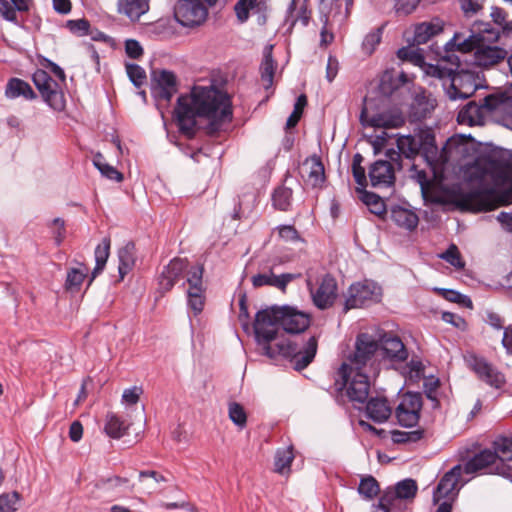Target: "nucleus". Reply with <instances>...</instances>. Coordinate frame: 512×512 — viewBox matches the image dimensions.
<instances>
[{"instance_id":"1","label":"nucleus","mask_w":512,"mask_h":512,"mask_svg":"<svg viewBox=\"0 0 512 512\" xmlns=\"http://www.w3.org/2000/svg\"><path fill=\"white\" fill-rule=\"evenodd\" d=\"M310 323V315L296 307L272 306L256 313L253 329L255 339L266 356H282L293 364L296 371H302L316 356L318 336H310L302 347L293 341H282L274 346L271 342L277 338L280 328L288 334H301L308 329Z\"/></svg>"},{"instance_id":"2","label":"nucleus","mask_w":512,"mask_h":512,"mask_svg":"<svg viewBox=\"0 0 512 512\" xmlns=\"http://www.w3.org/2000/svg\"><path fill=\"white\" fill-rule=\"evenodd\" d=\"M467 191L458 193V203L474 211H491L512 204V152L493 151L476 159L464 172Z\"/></svg>"},{"instance_id":"3","label":"nucleus","mask_w":512,"mask_h":512,"mask_svg":"<svg viewBox=\"0 0 512 512\" xmlns=\"http://www.w3.org/2000/svg\"><path fill=\"white\" fill-rule=\"evenodd\" d=\"M174 116L179 131L189 139L196 135L197 117L209 120L207 129L213 134L232 121L231 98L213 86H194L189 94L178 97Z\"/></svg>"},{"instance_id":"4","label":"nucleus","mask_w":512,"mask_h":512,"mask_svg":"<svg viewBox=\"0 0 512 512\" xmlns=\"http://www.w3.org/2000/svg\"><path fill=\"white\" fill-rule=\"evenodd\" d=\"M499 36V31L490 23H474L468 38L461 41L460 34L456 33L446 46H456L457 50L464 53L474 51L475 63L481 67H489L507 56L505 49L491 45L499 39Z\"/></svg>"},{"instance_id":"5","label":"nucleus","mask_w":512,"mask_h":512,"mask_svg":"<svg viewBox=\"0 0 512 512\" xmlns=\"http://www.w3.org/2000/svg\"><path fill=\"white\" fill-rule=\"evenodd\" d=\"M378 351V341L372 335L368 333L358 334L355 341V350L348 356V362H343L338 368L342 377H347L349 371L366 372L376 376L382 363L381 360L378 361Z\"/></svg>"},{"instance_id":"6","label":"nucleus","mask_w":512,"mask_h":512,"mask_svg":"<svg viewBox=\"0 0 512 512\" xmlns=\"http://www.w3.org/2000/svg\"><path fill=\"white\" fill-rule=\"evenodd\" d=\"M203 265L189 267L187 259L173 258L163 267L158 277V291L163 295L169 292L174 285L186 274L189 285L187 291H205L203 286Z\"/></svg>"},{"instance_id":"7","label":"nucleus","mask_w":512,"mask_h":512,"mask_svg":"<svg viewBox=\"0 0 512 512\" xmlns=\"http://www.w3.org/2000/svg\"><path fill=\"white\" fill-rule=\"evenodd\" d=\"M372 374L360 371H349L348 376L343 378L340 369L336 372L335 389L338 392L346 391V396L353 403L364 404L369 398Z\"/></svg>"},{"instance_id":"8","label":"nucleus","mask_w":512,"mask_h":512,"mask_svg":"<svg viewBox=\"0 0 512 512\" xmlns=\"http://www.w3.org/2000/svg\"><path fill=\"white\" fill-rule=\"evenodd\" d=\"M32 81L43 100L54 110L63 111L66 106L64 92L60 84L48 72L37 69L32 75Z\"/></svg>"},{"instance_id":"9","label":"nucleus","mask_w":512,"mask_h":512,"mask_svg":"<svg viewBox=\"0 0 512 512\" xmlns=\"http://www.w3.org/2000/svg\"><path fill=\"white\" fill-rule=\"evenodd\" d=\"M306 286L311 295L313 304L320 310H326L332 307L338 296L337 280L330 273L323 275L318 285H313L311 277L308 275Z\"/></svg>"},{"instance_id":"10","label":"nucleus","mask_w":512,"mask_h":512,"mask_svg":"<svg viewBox=\"0 0 512 512\" xmlns=\"http://www.w3.org/2000/svg\"><path fill=\"white\" fill-rule=\"evenodd\" d=\"M380 299L381 288L375 282L364 280L353 283L348 289L344 310L366 307L379 302Z\"/></svg>"},{"instance_id":"11","label":"nucleus","mask_w":512,"mask_h":512,"mask_svg":"<svg viewBox=\"0 0 512 512\" xmlns=\"http://www.w3.org/2000/svg\"><path fill=\"white\" fill-rule=\"evenodd\" d=\"M377 341L381 352V362L383 365H387V368H394L396 364L407 361L409 352L399 336L385 332Z\"/></svg>"},{"instance_id":"12","label":"nucleus","mask_w":512,"mask_h":512,"mask_svg":"<svg viewBox=\"0 0 512 512\" xmlns=\"http://www.w3.org/2000/svg\"><path fill=\"white\" fill-rule=\"evenodd\" d=\"M174 17L181 26L193 28L206 21L208 9L200 0H178Z\"/></svg>"},{"instance_id":"13","label":"nucleus","mask_w":512,"mask_h":512,"mask_svg":"<svg viewBox=\"0 0 512 512\" xmlns=\"http://www.w3.org/2000/svg\"><path fill=\"white\" fill-rule=\"evenodd\" d=\"M423 400L418 392H406L395 410V416L402 427H414L420 419Z\"/></svg>"},{"instance_id":"14","label":"nucleus","mask_w":512,"mask_h":512,"mask_svg":"<svg viewBox=\"0 0 512 512\" xmlns=\"http://www.w3.org/2000/svg\"><path fill=\"white\" fill-rule=\"evenodd\" d=\"M468 365L477 377L492 388L501 389L506 384L505 375L485 358L471 355Z\"/></svg>"},{"instance_id":"15","label":"nucleus","mask_w":512,"mask_h":512,"mask_svg":"<svg viewBox=\"0 0 512 512\" xmlns=\"http://www.w3.org/2000/svg\"><path fill=\"white\" fill-rule=\"evenodd\" d=\"M152 95L157 100L169 103L178 91L177 76L169 70L153 71Z\"/></svg>"},{"instance_id":"16","label":"nucleus","mask_w":512,"mask_h":512,"mask_svg":"<svg viewBox=\"0 0 512 512\" xmlns=\"http://www.w3.org/2000/svg\"><path fill=\"white\" fill-rule=\"evenodd\" d=\"M418 149L419 155L430 167H435L447 160L444 148L439 150L435 135L430 129H422L419 131Z\"/></svg>"},{"instance_id":"17","label":"nucleus","mask_w":512,"mask_h":512,"mask_svg":"<svg viewBox=\"0 0 512 512\" xmlns=\"http://www.w3.org/2000/svg\"><path fill=\"white\" fill-rule=\"evenodd\" d=\"M462 466L456 465L446 472L437 484L433 492V501L438 503L441 499L454 501L459 492L457 485L461 479Z\"/></svg>"},{"instance_id":"18","label":"nucleus","mask_w":512,"mask_h":512,"mask_svg":"<svg viewBox=\"0 0 512 512\" xmlns=\"http://www.w3.org/2000/svg\"><path fill=\"white\" fill-rule=\"evenodd\" d=\"M300 176L307 184L313 188H322L325 181V168L321 157L313 154L307 157L300 166Z\"/></svg>"},{"instance_id":"19","label":"nucleus","mask_w":512,"mask_h":512,"mask_svg":"<svg viewBox=\"0 0 512 512\" xmlns=\"http://www.w3.org/2000/svg\"><path fill=\"white\" fill-rule=\"evenodd\" d=\"M369 179L374 188H390L395 184L394 165L389 161L377 160L369 168Z\"/></svg>"},{"instance_id":"20","label":"nucleus","mask_w":512,"mask_h":512,"mask_svg":"<svg viewBox=\"0 0 512 512\" xmlns=\"http://www.w3.org/2000/svg\"><path fill=\"white\" fill-rule=\"evenodd\" d=\"M301 276V273H282L276 275L273 273L272 269H269L268 272L253 275L251 277V283L254 288L270 286L285 292L288 284Z\"/></svg>"},{"instance_id":"21","label":"nucleus","mask_w":512,"mask_h":512,"mask_svg":"<svg viewBox=\"0 0 512 512\" xmlns=\"http://www.w3.org/2000/svg\"><path fill=\"white\" fill-rule=\"evenodd\" d=\"M476 85L471 74L458 73L452 77V82L446 88V94L451 100L467 99L475 92Z\"/></svg>"},{"instance_id":"22","label":"nucleus","mask_w":512,"mask_h":512,"mask_svg":"<svg viewBox=\"0 0 512 512\" xmlns=\"http://www.w3.org/2000/svg\"><path fill=\"white\" fill-rule=\"evenodd\" d=\"M417 489L416 481L409 478L398 482L394 489L388 488L382 494L388 496L389 501L398 509L404 499L415 497Z\"/></svg>"},{"instance_id":"23","label":"nucleus","mask_w":512,"mask_h":512,"mask_svg":"<svg viewBox=\"0 0 512 512\" xmlns=\"http://www.w3.org/2000/svg\"><path fill=\"white\" fill-rule=\"evenodd\" d=\"M366 416L376 423L387 421L392 413L389 402L384 397H371L367 399Z\"/></svg>"},{"instance_id":"24","label":"nucleus","mask_w":512,"mask_h":512,"mask_svg":"<svg viewBox=\"0 0 512 512\" xmlns=\"http://www.w3.org/2000/svg\"><path fill=\"white\" fill-rule=\"evenodd\" d=\"M150 9V0H118L117 12L136 22Z\"/></svg>"},{"instance_id":"25","label":"nucleus","mask_w":512,"mask_h":512,"mask_svg":"<svg viewBox=\"0 0 512 512\" xmlns=\"http://www.w3.org/2000/svg\"><path fill=\"white\" fill-rule=\"evenodd\" d=\"M32 5L33 0H0V16L6 21L20 25L17 12H28Z\"/></svg>"},{"instance_id":"26","label":"nucleus","mask_w":512,"mask_h":512,"mask_svg":"<svg viewBox=\"0 0 512 512\" xmlns=\"http://www.w3.org/2000/svg\"><path fill=\"white\" fill-rule=\"evenodd\" d=\"M497 461V453L491 449L481 450L470 458L462 468L466 474H473L489 468Z\"/></svg>"},{"instance_id":"27","label":"nucleus","mask_w":512,"mask_h":512,"mask_svg":"<svg viewBox=\"0 0 512 512\" xmlns=\"http://www.w3.org/2000/svg\"><path fill=\"white\" fill-rule=\"evenodd\" d=\"M390 217L398 227L408 231L416 229L419 222V218L415 212L398 205L391 208Z\"/></svg>"},{"instance_id":"28","label":"nucleus","mask_w":512,"mask_h":512,"mask_svg":"<svg viewBox=\"0 0 512 512\" xmlns=\"http://www.w3.org/2000/svg\"><path fill=\"white\" fill-rule=\"evenodd\" d=\"M485 118V111L481 102H468L458 113L457 119L459 123H467L469 125L482 124Z\"/></svg>"},{"instance_id":"29","label":"nucleus","mask_w":512,"mask_h":512,"mask_svg":"<svg viewBox=\"0 0 512 512\" xmlns=\"http://www.w3.org/2000/svg\"><path fill=\"white\" fill-rule=\"evenodd\" d=\"M96 488L103 492H111L114 496L119 497L130 488V482L127 478L115 475L98 479Z\"/></svg>"},{"instance_id":"30","label":"nucleus","mask_w":512,"mask_h":512,"mask_svg":"<svg viewBox=\"0 0 512 512\" xmlns=\"http://www.w3.org/2000/svg\"><path fill=\"white\" fill-rule=\"evenodd\" d=\"M5 95L7 98L10 99H15L20 96L24 97L27 100H32L36 98V94L33 91L30 84L16 77L9 79L6 85Z\"/></svg>"},{"instance_id":"31","label":"nucleus","mask_w":512,"mask_h":512,"mask_svg":"<svg viewBox=\"0 0 512 512\" xmlns=\"http://www.w3.org/2000/svg\"><path fill=\"white\" fill-rule=\"evenodd\" d=\"M129 426L124 418L113 412H108L105 417L104 431L111 438L120 439L127 433Z\"/></svg>"},{"instance_id":"32","label":"nucleus","mask_w":512,"mask_h":512,"mask_svg":"<svg viewBox=\"0 0 512 512\" xmlns=\"http://www.w3.org/2000/svg\"><path fill=\"white\" fill-rule=\"evenodd\" d=\"M433 109L434 105L425 95L417 94L410 105L409 118L412 122L422 121Z\"/></svg>"},{"instance_id":"33","label":"nucleus","mask_w":512,"mask_h":512,"mask_svg":"<svg viewBox=\"0 0 512 512\" xmlns=\"http://www.w3.org/2000/svg\"><path fill=\"white\" fill-rule=\"evenodd\" d=\"M110 246L111 240L108 237L103 238L102 242L96 246L94 251L96 264L91 273L89 284L104 270L110 254Z\"/></svg>"},{"instance_id":"34","label":"nucleus","mask_w":512,"mask_h":512,"mask_svg":"<svg viewBox=\"0 0 512 512\" xmlns=\"http://www.w3.org/2000/svg\"><path fill=\"white\" fill-rule=\"evenodd\" d=\"M293 189L284 184L274 189L272 193V205L276 210L287 212L291 209Z\"/></svg>"},{"instance_id":"35","label":"nucleus","mask_w":512,"mask_h":512,"mask_svg":"<svg viewBox=\"0 0 512 512\" xmlns=\"http://www.w3.org/2000/svg\"><path fill=\"white\" fill-rule=\"evenodd\" d=\"M119 258V275L124 279L125 275L133 268L135 264V245L133 242H128L124 247L118 251Z\"/></svg>"},{"instance_id":"36","label":"nucleus","mask_w":512,"mask_h":512,"mask_svg":"<svg viewBox=\"0 0 512 512\" xmlns=\"http://www.w3.org/2000/svg\"><path fill=\"white\" fill-rule=\"evenodd\" d=\"M442 32V26L438 23L424 22L415 27L414 43L417 45L427 43L431 37L438 35Z\"/></svg>"},{"instance_id":"37","label":"nucleus","mask_w":512,"mask_h":512,"mask_svg":"<svg viewBox=\"0 0 512 512\" xmlns=\"http://www.w3.org/2000/svg\"><path fill=\"white\" fill-rule=\"evenodd\" d=\"M357 491L362 499L371 501L380 493L378 481L372 475H364L361 477Z\"/></svg>"},{"instance_id":"38","label":"nucleus","mask_w":512,"mask_h":512,"mask_svg":"<svg viewBox=\"0 0 512 512\" xmlns=\"http://www.w3.org/2000/svg\"><path fill=\"white\" fill-rule=\"evenodd\" d=\"M88 268L83 263H79L78 268H71L67 271L65 288L68 291H79L83 281L87 277Z\"/></svg>"},{"instance_id":"39","label":"nucleus","mask_w":512,"mask_h":512,"mask_svg":"<svg viewBox=\"0 0 512 512\" xmlns=\"http://www.w3.org/2000/svg\"><path fill=\"white\" fill-rule=\"evenodd\" d=\"M294 459L293 446L279 448L276 450L274 457L275 472L285 474L290 472V466Z\"/></svg>"},{"instance_id":"40","label":"nucleus","mask_w":512,"mask_h":512,"mask_svg":"<svg viewBox=\"0 0 512 512\" xmlns=\"http://www.w3.org/2000/svg\"><path fill=\"white\" fill-rule=\"evenodd\" d=\"M419 132L415 135H404L397 139V148L403 156L413 159L419 155Z\"/></svg>"},{"instance_id":"41","label":"nucleus","mask_w":512,"mask_h":512,"mask_svg":"<svg viewBox=\"0 0 512 512\" xmlns=\"http://www.w3.org/2000/svg\"><path fill=\"white\" fill-rule=\"evenodd\" d=\"M264 1L259 0H238L234 6L236 17L240 23H245L250 17V11H260Z\"/></svg>"},{"instance_id":"42","label":"nucleus","mask_w":512,"mask_h":512,"mask_svg":"<svg viewBox=\"0 0 512 512\" xmlns=\"http://www.w3.org/2000/svg\"><path fill=\"white\" fill-rule=\"evenodd\" d=\"M384 28L385 24L373 29L365 35L361 44L363 54L371 56L375 52L376 48L381 43Z\"/></svg>"},{"instance_id":"43","label":"nucleus","mask_w":512,"mask_h":512,"mask_svg":"<svg viewBox=\"0 0 512 512\" xmlns=\"http://www.w3.org/2000/svg\"><path fill=\"white\" fill-rule=\"evenodd\" d=\"M362 201L367 205L371 213L379 217H383L387 212L383 199L373 192L365 191L362 196Z\"/></svg>"},{"instance_id":"44","label":"nucleus","mask_w":512,"mask_h":512,"mask_svg":"<svg viewBox=\"0 0 512 512\" xmlns=\"http://www.w3.org/2000/svg\"><path fill=\"white\" fill-rule=\"evenodd\" d=\"M424 435V429H416L413 431L393 430L391 432L392 441L396 444L416 443L422 440Z\"/></svg>"},{"instance_id":"45","label":"nucleus","mask_w":512,"mask_h":512,"mask_svg":"<svg viewBox=\"0 0 512 512\" xmlns=\"http://www.w3.org/2000/svg\"><path fill=\"white\" fill-rule=\"evenodd\" d=\"M275 69L276 66L272 56L266 55L260 66L261 80L266 90L270 89L273 85Z\"/></svg>"},{"instance_id":"46","label":"nucleus","mask_w":512,"mask_h":512,"mask_svg":"<svg viewBox=\"0 0 512 512\" xmlns=\"http://www.w3.org/2000/svg\"><path fill=\"white\" fill-rule=\"evenodd\" d=\"M147 478L153 479V481L158 484L161 482H166V477L158 471L155 470H144L139 472V482L142 485L143 492L147 494H152L157 491V488L151 486L147 483Z\"/></svg>"},{"instance_id":"47","label":"nucleus","mask_w":512,"mask_h":512,"mask_svg":"<svg viewBox=\"0 0 512 512\" xmlns=\"http://www.w3.org/2000/svg\"><path fill=\"white\" fill-rule=\"evenodd\" d=\"M493 452L497 453V460H512V438L500 437L493 442Z\"/></svg>"},{"instance_id":"48","label":"nucleus","mask_w":512,"mask_h":512,"mask_svg":"<svg viewBox=\"0 0 512 512\" xmlns=\"http://www.w3.org/2000/svg\"><path fill=\"white\" fill-rule=\"evenodd\" d=\"M229 419L240 429H244L247 425V413L244 407L237 403L231 402L228 406Z\"/></svg>"},{"instance_id":"49","label":"nucleus","mask_w":512,"mask_h":512,"mask_svg":"<svg viewBox=\"0 0 512 512\" xmlns=\"http://www.w3.org/2000/svg\"><path fill=\"white\" fill-rule=\"evenodd\" d=\"M255 195L254 193H246L239 197L238 203L234 208V219H240L245 214H248L254 208Z\"/></svg>"},{"instance_id":"50","label":"nucleus","mask_w":512,"mask_h":512,"mask_svg":"<svg viewBox=\"0 0 512 512\" xmlns=\"http://www.w3.org/2000/svg\"><path fill=\"white\" fill-rule=\"evenodd\" d=\"M406 75L401 73L399 79L394 80L391 75L385 74L382 76L379 83V91L384 96H391L399 87L400 81H405Z\"/></svg>"},{"instance_id":"51","label":"nucleus","mask_w":512,"mask_h":512,"mask_svg":"<svg viewBox=\"0 0 512 512\" xmlns=\"http://www.w3.org/2000/svg\"><path fill=\"white\" fill-rule=\"evenodd\" d=\"M363 161H364V158L360 153H356L353 156L352 173H353L355 182L361 187H366L367 186V177H366L365 168L362 166Z\"/></svg>"},{"instance_id":"52","label":"nucleus","mask_w":512,"mask_h":512,"mask_svg":"<svg viewBox=\"0 0 512 512\" xmlns=\"http://www.w3.org/2000/svg\"><path fill=\"white\" fill-rule=\"evenodd\" d=\"M435 291L440 294L445 300L463 304L467 307H472V301L466 295L461 294L460 292L453 289H445V288H436Z\"/></svg>"},{"instance_id":"53","label":"nucleus","mask_w":512,"mask_h":512,"mask_svg":"<svg viewBox=\"0 0 512 512\" xmlns=\"http://www.w3.org/2000/svg\"><path fill=\"white\" fill-rule=\"evenodd\" d=\"M480 102L485 112H493L508 102L512 103V98H504L503 95L497 96L495 94H489L480 99Z\"/></svg>"},{"instance_id":"54","label":"nucleus","mask_w":512,"mask_h":512,"mask_svg":"<svg viewBox=\"0 0 512 512\" xmlns=\"http://www.w3.org/2000/svg\"><path fill=\"white\" fill-rule=\"evenodd\" d=\"M126 72L134 86L140 88L145 84L147 76L145 70L138 64H126Z\"/></svg>"},{"instance_id":"55","label":"nucleus","mask_w":512,"mask_h":512,"mask_svg":"<svg viewBox=\"0 0 512 512\" xmlns=\"http://www.w3.org/2000/svg\"><path fill=\"white\" fill-rule=\"evenodd\" d=\"M306 105H307V97H306V95L301 94L297 98V100L294 104L293 112L291 113V115L288 117V119L286 121V129L294 128L298 124V122L302 116L303 109Z\"/></svg>"},{"instance_id":"56","label":"nucleus","mask_w":512,"mask_h":512,"mask_svg":"<svg viewBox=\"0 0 512 512\" xmlns=\"http://www.w3.org/2000/svg\"><path fill=\"white\" fill-rule=\"evenodd\" d=\"M187 304L194 315L200 314L204 309L205 291H187Z\"/></svg>"},{"instance_id":"57","label":"nucleus","mask_w":512,"mask_h":512,"mask_svg":"<svg viewBox=\"0 0 512 512\" xmlns=\"http://www.w3.org/2000/svg\"><path fill=\"white\" fill-rule=\"evenodd\" d=\"M66 27L71 33L79 37L91 34L90 22L85 18L68 20L66 22Z\"/></svg>"},{"instance_id":"58","label":"nucleus","mask_w":512,"mask_h":512,"mask_svg":"<svg viewBox=\"0 0 512 512\" xmlns=\"http://www.w3.org/2000/svg\"><path fill=\"white\" fill-rule=\"evenodd\" d=\"M20 499L18 492L3 493L0 495V512H14L17 510V502Z\"/></svg>"},{"instance_id":"59","label":"nucleus","mask_w":512,"mask_h":512,"mask_svg":"<svg viewBox=\"0 0 512 512\" xmlns=\"http://www.w3.org/2000/svg\"><path fill=\"white\" fill-rule=\"evenodd\" d=\"M442 259H444L446 262H448L450 265L454 266L455 268H463L464 262L461 259L460 252L456 245L451 244L448 249L441 254L440 256Z\"/></svg>"},{"instance_id":"60","label":"nucleus","mask_w":512,"mask_h":512,"mask_svg":"<svg viewBox=\"0 0 512 512\" xmlns=\"http://www.w3.org/2000/svg\"><path fill=\"white\" fill-rule=\"evenodd\" d=\"M427 73L432 76L436 77L441 80L448 79L450 80V83L452 82V77L455 75H458L459 72L454 71L453 69L447 68L442 65H429L427 69Z\"/></svg>"},{"instance_id":"61","label":"nucleus","mask_w":512,"mask_h":512,"mask_svg":"<svg viewBox=\"0 0 512 512\" xmlns=\"http://www.w3.org/2000/svg\"><path fill=\"white\" fill-rule=\"evenodd\" d=\"M397 56L402 60H409L410 62L418 65L424 62V56L419 49L402 47L398 50Z\"/></svg>"},{"instance_id":"62","label":"nucleus","mask_w":512,"mask_h":512,"mask_svg":"<svg viewBox=\"0 0 512 512\" xmlns=\"http://www.w3.org/2000/svg\"><path fill=\"white\" fill-rule=\"evenodd\" d=\"M484 0H460L461 10L466 18L473 17L483 9Z\"/></svg>"},{"instance_id":"63","label":"nucleus","mask_w":512,"mask_h":512,"mask_svg":"<svg viewBox=\"0 0 512 512\" xmlns=\"http://www.w3.org/2000/svg\"><path fill=\"white\" fill-rule=\"evenodd\" d=\"M239 321L241 323V326L245 332H248L250 329L249 324V312H248V305H247V296L246 293H241L239 295V315H238Z\"/></svg>"},{"instance_id":"64","label":"nucleus","mask_w":512,"mask_h":512,"mask_svg":"<svg viewBox=\"0 0 512 512\" xmlns=\"http://www.w3.org/2000/svg\"><path fill=\"white\" fill-rule=\"evenodd\" d=\"M49 227H55V230L52 231L55 244L57 246H60L65 238L66 235V229H65V221L62 218H54Z\"/></svg>"}]
</instances>
